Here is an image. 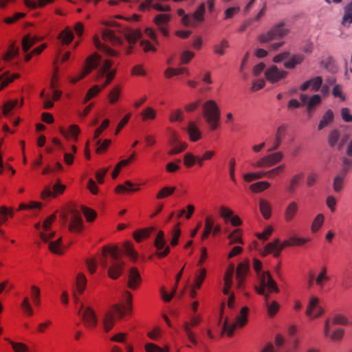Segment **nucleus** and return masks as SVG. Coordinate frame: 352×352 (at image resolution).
Instances as JSON below:
<instances>
[{
  "instance_id": "nucleus-1",
  "label": "nucleus",
  "mask_w": 352,
  "mask_h": 352,
  "mask_svg": "<svg viewBox=\"0 0 352 352\" xmlns=\"http://www.w3.org/2000/svg\"><path fill=\"white\" fill-rule=\"evenodd\" d=\"M121 252L117 246L102 248L100 263L103 267H107V273L111 279H118L123 272L125 263L120 258Z\"/></svg>"
},
{
  "instance_id": "nucleus-2",
  "label": "nucleus",
  "mask_w": 352,
  "mask_h": 352,
  "mask_svg": "<svg viewBox=\"0 0 352 352\" xmlns=\"http://www.w3.org/2000/svg\"><path fill=\"white\" fill-rule=\"evenodd\" d=\"M125 297L127 305L121 306L120 305H115L113 306L111 310L105 314L103 319V324L104 330L107 332L109 331L113 328L116 316L119 318H122L125 314L131 311V294L129 292H125Z\"/></svg>"
},
{
  "instance_id": "nucleus-3",
  "label": "nucleus",
  "mask_w": 352,
  "mask_h": 352,
  "mask_svg": "<svg viewBox=\"0 0 352 352\" xmlns=\"http://www.w3.org/2000/svg\"><path fill=\"white\" fill-rule=\"evenodd\" d=\"M203 116L211 130L218 128L221 113L218 105L213 100H209L203 104Z\"/></svg>"
},
{
  "instance_id": "nucleus-4",
  "label": "nucleus",
  "mask_w": 352,
  "mask_h": 352,
  "mask_svg": "<svg viewBox=\"0 0 352 352\" xmlns=\"http://www.w3.org/2000/svg\"><path fill=\"white\" fill-rule=\"evenodd\" d=\"M288 32L285 28V23L281 22L270 28L266 33L258 35V41L261 43H269L275 40H279L284 37Z\"/></svg>"
},
{
  "instance_id": "nucleus-5",
  "label": "nucleus",
  "mask_w": 352,
  "mask_h": 352,
  "mask_svg": "<svg viewBox=\"0 0 352 352\" xmlns=\"http://www.w3.org/2000/svg\"><path fill=\"white\" fill-rule=\"evenodd\" d=\"M259 279L260 286H256L255 289L257 293L263 296L266 300L269 298L270 295L265 292V287H267V289L270 292H278V287L275 280L272 278L271 274L268 272H263L262 274L259 277Z\"/></svg>"
},
{
  "instance_id": "nucleus-6",
  "label": "nucleus",
  "mask_w": 352,
  "mask_h": 352,
  "mask_svg": "<svg viewBox=\"0 0 352 352\" xmlns=\"http://www.w3.org/2000/svg\"><path fill=\"white\" fill-rule=\"evenodd\" d=\"M248 311L247 307H243L241 310L240 315L236 317V322L230 325L228 324V318H226L223 324L221 334L227 332L228 336L230 337L233 335L236 327H243L248 321Z\"/></svg>"
},
{
  "instance_id": "nucleus-7",
  "label": "nucleus",
  "mask_w": 352,
  "mask_h": 352,
  "mask_svg": "<svg viewBox=\"0 0 352 352\" xmlns=\"http://www.w3.org/2000/svg\"><path fill=\"white\" fill-rule=\"evenodd\" d=\"M206 6L202 3L192 15L184 16L182 19V23L186 26L197 27L204 21Z\"/></svg>"
},
{
  "instance_id": "nucleus-8",
  "label": "nucleus",
  "mask_w": 352,
  "mask_h": 352,
  "mask_svg": "<svg viewBox=\"0 0 352 352\" xmlns=\"http://www.w3.org/2000/svg\"><path fill=\"white\" fill-rule=\"evenodd\" d=\"M101 58L97 54H94L87 58L85 67L78 76L71 78V83H76L89 74L92 69H96L100 64Z\"/></svg>"
},
{
  "instance_id": "nucleus-9",
  "label": "nucleus",
  "mask_w": 352,
  "mask_h": 352,
  "mask_svg": "<svg viewBox=\"0 0 352 352\" xmlns=\"http://www.w3.org/2000/svg\"><path fill=\"white\" fill-rule=\"evenodd\" d=\"M284 155L282 152H276L270 155H267L259 159L257 162L252 163L254 168H265L270 167L282 160Z\"/></svg>"
},
{
  "instance_id": "nucleus-10",
  "label": "nucleus",
  "mask_w": 352,
  "mask_h": 352,
  "mask_svg": "<svg viewBox=\"0 0 352 352\" xmlns=\"http://www.w3.org/2000/svg\"><path fill=\"white\" fill-rule=\"evenodd\" d=\"M78 314L82 316L85 325L87 328H94L96 326L98 320L96 315L90 307L84 308L82 303L80 304Z\"/></svg>"
},
{
  "instance_id": "nucleus-11",
  "label": "nucleus",
  "mask_w": 352,
  "mask_h": 352,
  "mask_svg": "<svg viewBox=\"0 0 352 352\" xmlns=\"http://www.w3.org/2000/svg\"><path fill=\"white\" fill-rule=\"evenodd\" d=\"M288 72L279 69L276 65L270 67L265 72V76L266 79L271 83H276L280 80L286 78Z\"/></svg>"
},
{
  "instance_id": "nucleus-12",
  "label": "nucleus",
  "mask_w": 352,
  "mask_h": 352,
  "mask_svg": "<svg viewBox=\"0 0 352 352\" xmlns=\"http://www.w3.org/2000/svg\"><path fill=\"white\" fill-rule=\"evenodd\" d=\"M118 32L123 34L126 41L130 43L131 45L126 49V54H131L133 49L132 45L135 44L136 41L142 36L140 30H132L128 28H122L118 30Z\"/></svg>"
},
{
  "instance_id": "nucleus-13",
  "label": "nucleus",
  "mask_w": 352,
  "mask_h": 352,
  "mask_svg": "<svg viewBox=\"0 0 352 352\" xmlns=\"http://www.w3.org/2000/svg\"><path fill=\"white\" fill-rule=\"evenodd\" d=\"M154 245L157 250L156 254L160 258H163L167 256L170 252V248L168 246H166L164 233L162 230L158 232L155 239Z\"/></svg>"
},
{
  "instance_id": "nucleus-14",
  "label": "nucleus",
  "mask_w": 352,
  "mask_h": 352,
  "mask_svg": "<svg viewBox=\"0 0 352 352\" xmlns=\"http://www.w3.org/2000/svg\"><path fill=\"white\" fill-rule=\"evenodd\" d=\"M70 222L68 226L70 232H80L83 228L82 219L79 211L72 208Z\"/></svg>"
},
{
  "instance_id": "nucleus-15",
  "label": "nucleus",
  "mask_w": 352,
  "mask_h": 352,
  "mask_svg": "<svg viewBox=\"0 0 352 352\" xmlns=\"http://www.w3.org/2000/svg\"><path fill=\"white\" fill-rule=\"evenodd\" d=\"M65 186L60 184V181L58 180L57 182L52 186H45L41 193V197L43 199H46L50 197H55L57 194H61L65 190Z\"/></svg>"
},
{
  "instance_id": "nucleus-16",
  "label": "nucleus",
  "mask_w": 352,
  "mask_h": 352,
  "mask_svg": "<svg viewBox=\"0 0 352 352\" xmlns=\"http://www.w3.org/2000/svg\"><path fill=\"white\" fill-rule=\"evenodd\" d=\"M112 65V62L109 60H105L101 66L100 70L98 71V77L103 76L106 73L107 74V79L104 82V83L102 85L101 89H104L105 87H107L111 81L113 79L114 76L116 74V71L112 70L109 72V69Z\"/></svg>"
},
{
  "instance_id": "nucleus-17",
  "label": "nucleus",
  "mask_w": 352,
  "mask_h": 352,
  "mask_svg": "<svg viewBox=\"0 0 352 352\" xmlns=\"http://www.w3.org/2000/svg\"><path fill=\"white\" fill-rule=\"evenodd\" d=\"M323 80L321 76H315L308 80L305 81L300 86V90L302 91H307L309 87L311 91L316 92L322 87Z\"/></svg>"
},
{
  "instance_id": "nucleus-18",
  "label": "nucleus",
  "mask_w": 352,
  "mask_h": 352,
  "mask_svg": "<svg viewBox=\"0 0 352 352\" xmlns=\"http://www.w3.org/2000/svg\"><path fill=\"white\" fill-rule=\"evenodd\" d=\"M200 322L201 318L199 316H192L190 318V322H186L183 326L184 330L188 338L193 344H197V341L195 338L194 333L191 331L190 327L197 326Z\"/></svg>"
},
{
  "instance_id": "nucleus-19",
  "label": "nucleus",
  "mask_w": 352,
  "mask_h": 352,
  "mask_svg": "<svg viewBox=\"0 0 352 352\" xmlns=\"http://www.w3.org/2000/svg\"><path fill=\"white\" fill-rule=\"evenodd\" d=\"M170 21V16L166 14H159L154 18V23L164 36H168V31L166 25Z\"/></svg>"
},
{
  "instance_id": "nucleus-20",
  "label": "nucleus",
  "mask_w": 352,
  "mask_h": 352,
  "mask_svg": "<svg viewBox=\"0 0 352 352\" xmlns=\"http://www.w3.org/2000/svg\"><path fill=\"white\" fill-rule=\"evenodd\" d=\"M142 282L140 272L136 267H131L129 272L128 287L131 289H135Z\"/></svg>"
},
{
  "instance_id": "nucleus-21",
  "label": "nucleus",
  "mask_w": 352,
  "mask_h": 352,
  "mask_svg": "<svg viewBox=\"0 0 352 352\" xmlns=\"http://www.w3.org/2000/svg\"><path fill=\"white\" fill-rule=\"evenodd\" d=\"M335 114L333 111L329 109L326 110L322 116V118L318 125V130L322 131L324 128L329 126L334 122Z\"/></svg>"
},
{
  "instance_id": "nucleus-22",
  "label": "nucleus",
  "mask_w": 352,
  "mask_h": 352,
  "mask_svg": "<svg viewBox=\"0 0 352 352\" xmlns=\"http://www.w3.org/2000/svg\"><path fill=\"white\" fill-rule=\"evenodd\" d=\"M102 37L104 41L110 42L114 46H121L122 45V40L116 35V32L113 30L104 29L102 31Z\"/></svg>"
},
{
  "instance_id": "nucleus-23",
  "label": "nucleus",
  "mask_w": 352,
  "mask_h": 352,
  "mask_svg": "<svg viewBox=\"0 0 352 352\" xmlns=\"http://www.w3.org/2000/svg\"><path fill=\"white\" fill-rule=\"evenodd\" d=\"M249 271V264L247 262L240 263L236 268V280L238 287H241L245 276Z\"/></svg>"
},
{
  "instance_id": "nucleus-24",
  "label": "nucleus",
  "mask_w": 352,
  "mask_h": 352,
  "mask_svg": "<svg viewBox=\"0 0 352 352\" xmlns=\"http://www.w3.org/2000/svg\"><path fill=\"white\" fill-rule=\"evenodd\" d=\"M287 126L285 124H282L279 126L276 130V134H275V139L274 145L272 148H270L268 151H274L277 150L281 143H282V139L285 135V131H286Z\"/></svg>"
},
{
  "instance_id": "nucleus-25",
  "label": "nucleus",
  "mask_w": 352,
  "mask_h": 352,
  "mask_svg": "<svg viewBox=\"0 0 352 352\" xmlns=\"http://www.w3.org/2000/svg\"><path fill=\"white\" fill-rule=\"evenodd\" d=\"M298 210L297 203L295 201L290 202L285 208L284 217L287 222L291 221L296 214Z\"/></svg>"
},
{
  "instance_id": "nucleus-26",
  "label": "nucleus",
  "mask_w": 352,
  "mask_h": 352,
  "mask_svg": "<svg viewBox=\"0 0 352 352\" xmlns=\"http://www.w3.org/2000/svg\"><path fill=\"white\" fill-rule=\"evenodd\" d=\"M186 131L189 135L190 139L192 142L199 140L201 137V133L193 122H190L186 128Z\"/></svg>"
},
{
  "instance_id": "nucleus-27",
  "label": "nucleus",
  "mask_w": 352,
  "mask_h": 352,
  "mask_svg": "<svg viewBox=\"0 0 352 352\" xmlns=\"http://www.w3.org/2000/svg\"><path fill=\"white\" fill-rule=\"evenodd\" d=\"M342 137V134L339 129H334L330 131L327 137V141L329 146L331 148L336 147Z\"/></svg>"
},
{
  "instance_id": "nucleus-28",
  "label": "nucleus",
  "mask_w": 352,
  "mask_h": 352,
  "mask_svg": "<svg viewBox=\"0 0 352 352\" xmlns=\"http://www.w3.org/2000/svg\"><path fill=\"white\" fill-rule=\"evenodd\" d=\"M94 43L96 46V47L104 52L105 54H107V56H117L118 55V53L115 51V50H113L112 49H111L109 47H108L107 45H104V44H102L98 38L97 37H95L94 38Z\"/></svg>"
},
{
  "instance_id": "nucleus-29",
  "label": "nucleus",
  "mask_w": 352,
  "mask_h": 352,
  "mask_svg": "<svg viewBox=\"0 0 352 352\" xmlns=\"http://www.w3.org/2000/svg\"><path fill=\"white\" fill-rule=\"evenodd\" d=\"M303 177L304 175L302 173L294 175L289 180V183L287 187V191L289 193H294L296 190L297 187L300 184Z\"/></svg>"
},
{
  "instance_id": "nucleus-30",
  "label": "nucleus",
  "mask_w": 352,
  "mask_h": 352,
  "mask_svg": "<svg viewBox=\"0 0 352 352\" xmlns=\"http://www.w3.org/2000/svg\"><path fill=\"white\" fill-rule=\"evenodd\" d=\"M23 105V100L19 102L17 99L13 100H9L5 102L3 106V114L5 116H8L10 115V111L17 107H21Z\"/></svg>"
},
{
  "instance_id": "nucleus-31",
  "label": "nucleus",
  "mask_w": 352,
  "mask_h": 352,
  "mask_svg": "<svg viewBox=\"0 0 352 352\" xmlns=\"http://www.w3.org/2000/svg\"><path fill=\"white\" fill-rule=\"evenodd\" d=\"M352 23V1L346 4L344 8V15L342 20V24L344 26L349 25Z\"/></svg>"
},
{
  "instance_id": "nucleus-32",
  "label": "nucleus",
  "mask_w": 352,
  "mask_h": 352,
  "mask_svg": "<svg viewBox=\"0 0 352 352\" xmlns=\"http://www.w3.org/2000/svg\"><path fill=\"white\" fill-rule=\"evenodd\" d=\"M229 47V41L226 38H223L219 43L214 44L212 48L214 54L223 56L226 54V50Z\"/></svg>"
},
{
  "instance_id": "nucleus-33",
  "label": "nucleus",
  "mask_w": 352,
  "mask_h": 352,
  "mask_svg": "<svg viewBox=\"0 0 352 352\" xmlns=\"http://www.w3.org/2000/svg\"><path fill=\"white\" fill-rule=\"evenodd\" d=\"M305 56L302 54L294 55L289 60L284 63V66L287 69H294L297 65L302 63Z\"/></svg>"
},
{
  "instance_id": "nucleus-34",
  "label": "nucleus",
  "mask_w": 352,
  "mask_h": 352,
  "mask_svg": "<svg viewBox=\"0 0 352 352\" xmlns=\"http://www.w3.org/2000/svg\"><path fill=\"white\" fill-rule=\"evenodd\" d=\"M259 209L264 219H268L271 217V206L267 201L264 199L259 201Z\"/></svg>"
},
{
  "instance_id": "nucleus-35",
  "label": "nucleus",
  "mask_w": 352,
  "mask_h": 352,
  "mask_svg": "<svg viewBox=\"0 0 352 352\" xmlns=\"http://www.w3.org/2000/svg\"><path fill=\"white\" fill-rule=\"evenodd\" d=\"M133 184L129 182L126 181L124 184H119L117 186L116 188V192L117 193H124V192H131L138 190V188H133Z\"/></svg>"
},
{
  "instance_id": "nucleus-36",
  "label": "nucleus",
  "mask_w": 352,
  "mask_h": 352,
  "mask_svg": "<svg viewBox=\"0 0 352 352\" xmlns=\"http://www.w3.org/2000/svg\"><path fill=\"white\" fill-rule=\"evenodd\" d=\"M342 161V170H341V175L344 177L351 170L352 166V158L346 157V156H342L341 157Z\"/></svg>"
},
{
  "instance_id": "nucleus-37",
  "label": "nucleus",
  "mask_w": 352,
  "mask_h": 352,
  "mask_svg": "<svg viewBox=\"0 0 352 352\" xmlns=\"http://www.w3.org/2000/svg\"><path fill=\"white\" fill-rule=\"evenodd\" d=\"M59 38L63 44L67 45L72 42L74 38V34L69 28L65 29L59 35Z\"/></svg>"
},
{
  "instance_id": "nucleus-38",
  "label": "nucleus",
  "mask_w": 352,
  "mask_h": 352,
  "mask_svg": "<svg viewBox=\"0 0 352 352\" xmlns=\"http://www.w3.org/2000/svg\"><path fill=\"white\" fill-rule=\"evenodd\" d=\"M153 230L154 228L138 230L133 234L134 239L136 241L140 242L142 239L148 237Z\"/></svg>"
},
{
  "instance_id": "nucleus-39",
  "label": "nucleus",
  "mask_w": 352,
  "mask_h": 352,
  "mask_svg": "<svg viewBox=\"0 0 352 352\" xmlns=\"http://www.w3.org/2000/svg\"><path fill=\"white\" fill-rule=\"evenodd\" d=\"M270 186V184L267 181H261L256 182L250 185V188L253 192H259Z\"/></svg>"
},
{
  "instance_id": "nucleus-40",
  "label": "nucleus",
  "mask_w": 352,
  "mask_h": 352,
  "mask_svg": "<svg viewBox=\"0 0 352 352\" xmlns=\"http://www.w3.org/2000/svg\"><path fill=\"white\" fill-rule=\"evenodd\" d=\"M36 37H32L30 34L23 37L22 41V49L25 52H27L30 48L36 42Z\"/></svg>"
},
{
  "instance_id": "nucleus-41",
  "label": "nucleus",
  "mask_w": 352,
  "mask_h": 352,
  "mask_svg": "<svg viewBox=\"0 0 352 352\" xmlns=\"http://www.w3.org/2000/svg\"><path fill=\"white\" fill-rule=\"evenodd\" d=\"M319 303V299L317 297L312 296L310 298L309 302L307 306V309L306 311V315L311 318L313 316V312L314 309L318 307Z\"/></svg>"
},
{
  "instance_id": "nucleus-42",
  "label": "nucleus",
  "mask_w": 352,
  "mask_h": 352,
  "mask_svg": "<svg viewBox=\"0 0 352 352\" xmlns=\"http://www.w3.org/2000/svg\"><path fill=\"white\" fill-rule=\"evenodd\" d=\"M62 239L59 238L58 240L51 242L49 244V249L51 252L57 254H62L63 253V246L61 245Z\"/></svg>"
},
{
  "instance_id": "nucleus-43",
  "label": "nucleus",
  "mask_w": 352,
  "mask_h": 352,
  "mask_svg": "<svg viewBox=\"0 0 352 352\" xmlns=\"http://www.w3.org/2000/svg\"><path fill=\"white\" fill-rule=\"evenodd\" d=\"M285 164H280L270 170L265 171V177L269 179H273L276 176L279 175L285 170Z\"/></svg>"
},
{
  "instance_id": "nucleus-44",
  "label": "nucleus",
  "mask_w": 352,
  "mask_h": 352,
  "mask_svg": "<svg viewBox=\"0 0 352 352\" xmlns=\"http://www.w3.org/2000/svg\"><path fill=\"white\" fill-rule=\"evenodd\" d=\"M125 254L132 260L136 261L138 258V253L133 248L131 243L125 242L124 244Z\"/></svg>"
},
{
  "instance_id": "nucleus-45",
  "label": "nucleus",
  "mask_w": 352,
  "mask_h": 352,
  "mask_svg": "<svg viewBox=\"0 0 352 352\" xmlns=\"http://www.w3.org/2000/svg\"><path fill=\"white\" fill-rule=\"evenodd\" d=\"M87 279L83 274H78L76 278L77 289L80 294H82L85 289Z\"/></svg>"
},
{
  "instance_id": "nucleus-46",
  "label": "nucleus",
  "mask_w": 352,
  "mask_h": 352,
  "mask_svg": "<svg viewBox=\"0 0 352 352\" xmlns=\"http://www.w3.org/2000/svg\"><path fill=\"white\" fill-rule=\"evenodd\" d=\"M280 241L278 239H276L273 242L268 243L265 248V253L263 255H266L269 253H274L278 250Z\"/></svg>"
},
{
  "instance_id": "nucleus-47",
  "label": "nucleus",
  "mask_w": 352,
  "mask_h": 352,
  "mask_svg": "<svg viewBox=\"0 0 352 352\" xmlns=\"http://www.w3.org/2000/svg\"><path fill=\"white\" fill-rule=\"evenodd\" d=\"M324 222V216L322 214H318L313 221L311 225V231L316 232L321 228Z\"/></svg>"
},
{
  "instance_id": "nucleus-48",
  "label": "nucleus",
  "mask_w": 352,
  "mask_h": 352,
  "mask_svg": "<svg viewBox=\"0 0 352 352\" xmlns=\"http://www.w3.org/2000/svg\"><path fill=\"white\" fill-rule=\"evenodd\" d=\"M54 0H38V2H34L30 0H25V4L31 9H35L37 7H43L47 3H52Z\"/></svg>"
},
{
  "instance_id": "nucleus-49",
  "label": "nucleus",
  "mask_w": 352,
  "mask_h": 352,
  "mask_svg": "<svg viewBox=\"0 0 352 352\" xmlns=\"http://www.w3.org/2000/svg\"><path fill=\"white\" fill-rule=\"evenodd\" d=\"M333 322L336 324H342V325H351L352 324V321H349L348 318L342 314H336L333 316Z\"/></svg>"
},
{
  "instance_id": "nucleus-50",
  "label": "nucleus",
  "mask_w": 352,
  "mask_h": 352,
  "mask_svg": "<svg viewBox=\"0 0 352 352\" xmlns=\"http://www.w3.org/2000/svg\"><path fill=\"white\" fill-rule=\"evenodd\" d=\"M175 187L166 186L162 188L157 193L156 197L158 199L165 198L168 196L171 195L175 190Z\"/></svg>"
},
{
  "instance_id": "nucleus-51",
  "label": "nucleus",
  "mask_w": 352,
  "mask_h": 352,
  "mask_svg": "<svg viewBox=\"0 0 352 352\" xmlns=\"http://www.w3.org/2000/svg\"><path fill=\"white\" fill-rule=\"evenodd\" d=\"M329 279V278L327 276V268L325 267H322L320 272L316 278V283L318 285L322 287L324 285V282Z\"/></svg>"
},
{
  "instance_id": "nucleus-52",
  "label": "nucleus",
  "mask_w": 352,
  "mask_h": 352,
  "mask_svg": "<svg viewBox=\"0 0 352 352\" xmlns=\"http://www.w3.org/2000/svg\"><path fill=\"white\" fill-rule=\"evenodd\" d=\"M17 75H14V76L10 77L8 76L7 73H4L0 75V90L3 89L5 87H6L10 82L13 81V80L17 78Z\"/></svg>"
},
{
  "instance_id": "nucleus-53",
  "label": "nucleus",
  "mask_w": 352,
  "mask_h": 352,
  "mask_svg": "<svg viewBox=\"0 0 352 352\" xmlns=\"http://www.w3.org/2000/svg\"><path fill=\"white\" fill-rule=\"evenodd\" d=\"M102 90L98 85H94L91 88H90L84 98L83 102L86 103L89 100H91L93 97L96 96L100 91Z\"/></svg>"
},
{
  "instance_id": "nucleus-54",
  "label": "nucleus",
  "mask_w": 352,
  "mask_h": 352,
  "mask_svg": "<svg viewBox=\"0 0 352 352\" xmlns=\"http://www.w3.org/2000/svg\"><path fill=\"white\" fill-rule=\"evenodd\" d=\"M8 215L13 216L12 209H8L6 206H2L0 208V223H4L8 219Z\"/></svg>"
},
{
  "instance_id": "nucleus-55",
  "label": "nucleus",
  "mask_w": 352,
  "mask_h": 352,
  "mask_svg": "<svg viewBox=\"0 0 352 352\" xmlns=\"http://www.w3.org/2000/svg\"><path fill=\"white\" fill-rule=\"evenodd\" d=\"M265 300L267 307V313L270 316L272 317L278 312L279 309V305L276 301H273L271 304H269L268 298L267 300L265 298Z\"/></svg>"
},
{
  "instance_id": "nucleus-56",
  "label": "nucleus",
  "mask_w": 352,
  "mask_h": 352,
  "mask_svg": "<svg viewBox=\"0 0 352 352\" xmlns=\"http://www.w3.org/2000/svg\"><path fill=\"white\" fill-rule=\"evenodd\" d=\"M142 120L146 121L147 120H153L155 118L156 111L151 107H146L141 113Z\"/></svg>"
},
{
  "instance_id": "nucleus-57",
  "label": "nucleus",
  "mask_w": 352,
  "mask_h": 352,
  "mask_svg": "<svg viewBox=\"0 0 352 352\" xmlns=\"http://www.w3.org/2000/svg\"><path fill=\"white\" fill-rule=\"evenodd\" d=\"M19 54V48L15 47L14 44L10 45L6 54L4 56L3 59L5 61H8L14 57L16 56Z\"/></svg>"
},
{
  "instance_id": "nucleus-58",
  "label": "nucleus",
  "mask_w": 352,
  "mask_h": 352,
  "mask_svg": "<svg viewBox=\"0 0 352 352\" xmlns=\"http://www.w3.org/2000/svg\"><path fill=\"white\" fill-rule=\"evenodd\" d=\"M184 120L183 112L181 109L173 111L169 116V120L171 122H182Z\"/></svg>"
},
{
  "instance_id": "nucleus-59",
  "label": "nucleus",
  "mask_w": 352,
  "mask_h": 352,
  "mask_svg": "<svg viewBox=\"0 0 352 352\" xmlns=\"http://www.w3.org/2000/svg\"><path fill=\"white\" fill-rule=\"evenodd\" d=\"M179 226V223L175 226V228L172 231V239L170 241V245L172 246H175L178 244L179 238L181 234V231L178 228Z\"/></svg>"
},
{
  "instance_id": "nucleus-60",
  "label": "nucleus",
  "mask_w": 352,
  "mask_h": 352,
  "mask_svg": "<svg viewBox=\"0 0 352 352\" xmlns=\"http://www.w3.org/2000/svg\"><path fill=\"white\" fill-rule=\"evenodd\" d=\"M332 94L336 98H339L342 101L346 100V96L342 93V87L340 85H336L332 90Z\"/></svg>"
},
{
  "instance_id": "nucleus-61",
  "label": "nucleus",
  "mask_w": 352,
  "mask_h": 352,
  "mask_svg": "<svg viewBox=\"0 0 352 352\" xmlns=\"http://www.w3.org/2000/svg\"><path fill=\"white\" fill-rule=\"evenodd\" d=\"M234 272V265L231 264L230 267L226 270L225 276H224V284L229 285L230 283H232V276Z\"/></svg>"
},
{
  "instance_id": "nucleus-62",
  "label": "nucleus",
  "mask_w": 352,
  "mask_h": 352,
  "mask_svg": "<svg viewBox=\"0 0 352 352\" xmlns=\"http://www.w3.org/2000/svg\"><path fill=\"white\" fill-rule=\"evenodd\" d=\"M220 216L224 219L225 221H228L233 215V212L226 207H221L219 208Z\"/></svg>"
},
{
  "instance_id": "nucleus-63",
  "label": "nucleus",
  "mask_w": 352,
  "mask_h": 352,
  "mask_svg": "<svg viewBox=\"0 0 352 352\" xmlns=\"http://www.w3.org/2000/svg\"><path fill=\"white\" fill-rule=\"evenodd\" d=\"M206 271L205 269H201L199 272V274L197 275L195 278V286L194 287L196 289L200 288L201 284L206 277Z\"/></svg>"
},
{
  "instance_id": "nucleus-64",
  "label": "nucleus",
  "mask_w": 352,
  "mask_h": 352,
  "mask_svg": "<svg viewBox=\"0 0 352 352\" xmlns=\"http://www.w3.org/2000/svg\"><path fill=\"white\" fill-rule=\"evenodd\" d=\"M12 349L15 352H28L27 345L21 342H10Z\"/></svg>"
}]
</instances>
